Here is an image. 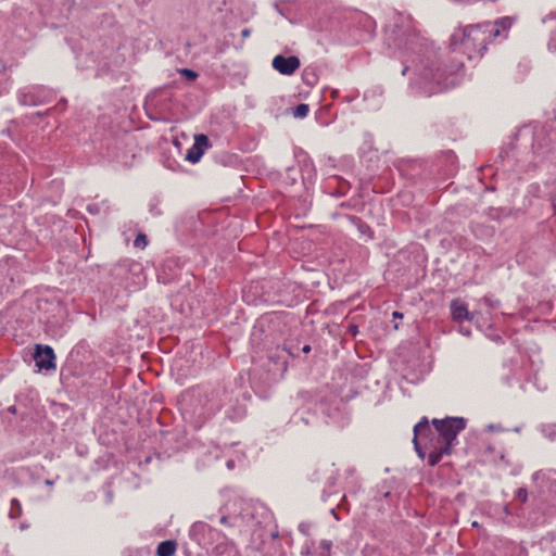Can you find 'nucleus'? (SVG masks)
<instances>
[{"instance_id": "obj_18", "label": "nucleus", "mask_w": 556, "mask_h": 556, "mask_svg": "<svg viewBox=\"0 0 556 556\" xmlns=\"http://www.w3.org/2000/svg\"><path fill=\"white\" fill-rule=\"evenodd\" d=\"M365 228H366V230H369V228H368L366 225H362V226L359 227V229H361V231H362V232H365Z\"/></svg>"}, {"instance_id": "obj_17", "label": "nucleus", "mask_w": 556, "mask_h": 556, "mask_svg": "<svg viewBox=\"0 0 556 556\" xmlns=\"http://www.w3.org/2000/svg\"><path fill=\"white\" fill-rule=\"evenodd\" d=\"M393 317H394V318H401V317H402V314H401V313H399V312H394V313H393Z\"/></svg>"}, {"instance_id": "obj_6", "label": "nucleus", "mask_w": 556, "mask_h": 556, "mask_svg": "<svg viewBox=\"0 0 556 556\" xmlns=\"http://www.w3.org/2000/svg\"><path fill=\"white\" fill-rule=\"evenodd\" d=\"M451 315L456 321L470 320L472 318L467 305L460 300H453L451 302Z\"/></svg>"}, {"instance_id": "obj_5", "label": "nucleus", "mask_w": 556, "mask_h": 556, "mask_svg": "<svg viewBox=\"0 0 556 556\" xmlns=\"http://www.w3.org/2000/svg\"><path fill=\"white\" fill-rule=\"evenodd\" d=\"M271 65L278 73L289 76L300 67L301 63L299 58L294 55L288 58L283 55H276L273 59Z\"/></svg>"}, {"instance_id": "obj_3", "label": "nucleus", "mask_w": 556, "mask_h": 556, "mask_svg": "<svg viewBox=\"0 0 556 556\" xmlns=\"http://www.w3.org/2000/svg\"><path fill=\"white\" fill-rule=\"evenodd\" d=\"M34 358L39 369L50 370L56 367L54 351L49 345L37 344Z\"/></svg>"}, {"instance_id": "obj_16", "label": "nucleus", "mask_w": 556, "mask_h": 556, "mask_svg": "<svg viewBox=\"0 0 556 556\" xmlns=\"http://www.w3.org/2000/svg\"><path fill=\"white\" fill-rule=\"evenodd\" d=\"M302 351H303L304 353H308V352L311 351V346H309V345H304V346H303V349H302Z\"/></svg>"}, {"instance_id": "obj_4", "label": "nucleus", "mask_w": 556, "mask_h": 556, "mask_svg": "<svg viewBox=\"0 0 556 556\" xmlns=\"http://www.w3.org/2000/svg\"><path fill=\"white\" fill-rule=\"evenodd\" d=\"M211 147L206 135L194 136L192 147L187 151L186 160L192 164L198 163L204 154V151Z\"/></svg>"}, {"instance_id": "obj_8", "label": "nucleus", "mask_w": 556, "mask_h": 556, "mask_svg": "<svg viewBox=\"0 0 556 556\" xmlns=\"http://www.w3.org/2000/svg\"><path fill=\"white\" fill-rule=\"evenodd\" d=\"M177 549V543L172 540L163 541L156 548V556H173Z\"/></svg>"}, {"instance_id": "obj_2", "label": "nucleus", "mask_w": 556, "mask_h": 556, "mask_svg": "<svg viewBox=\"0 0 556 556\" xmlns=\"http://www.w3.org/2000/svg\"><path fill=\"white\" fill-rule=\"evenodd\" d=\"M432 425L439 433L438 446H434L428 455L430 466H435L443 457L450 455L457 441V435L465 429L466 420L458 417H447L445 419H433Z\"/></svg>"}, {"instance_id": "obj_10", "label": "nucleus", "mask_w": 556, "mask_h": 556, "mask_svg": "<svg viewBox=\"0 0 556 556\" xmlns=\"http://www.w3.org/2000/svg\"><path fill=\"white\" fill-rule=\"evenodd\" d=\"M513 20L508 16L498 18L494 24H491L492 28H498L502 31L507 30L511 27Z\"/></svg>"}, {"instance_id": "obj_11", "label": "nucleus", "mask_w": 556, "mask_h": 556, "mask_svg": "<svg viewBox=\"0 0 556 556\" xmlns=\"http://www.w3.org/2000/svg\"><path fill=\"white\" fill-rule=\"evenodd\" d=\"M309 112V106L305 103H301L299 104L295 110H294V117H298V118H304L307 116Z\"/></svg>"}, {"instance_id": "obj_7", "label": "nucleus", "mask_w": 556, "mask_h": 556, "mask_svg": "<svg viewBox=\"0 0 556 556\" xmlns=\"http://www.w3.org/2000/svg\"><path fill=\"white\" fill-rule=\"evenodd\" d=\"M429 431H430L429 422H428V419L426 417H424L414 427L413 443H414L415 450H416V452L418 453L419 456H422V454H421V450H420L419 444H418V437L419 435H426Z\"/></svg>"}, {"instance_id": "obj_15", "label": "nucleus", "mask_w": 556, "mask_h": 556, "mask_svg": "<svg viewBox=\"0 0 556 556\" xmlns=\"http://www.w3.org/2000/svg\"><path fill=\"white\" fill-rule=\"evenodd\" d=\"M250 35H251V29H250V28H243V29L241 30V36H242V38H249V37H250Z\"/></svg>"}, {"instance_id": "obj_19", "label": "nucleus", "mask_w": 556, "mask_h": 556, "mask_svg": "<svg viewBox=\"0 0 556 556\" xmlns=\"http://www.w3.org/2000/svg\"><path fill=\"white\" fill-rule=\"evenodd\" d=\"M226 520H227V518H226V517H222L220 522H222V523H225V522H226Z\"/></svg>"}, {"instance_id": "obj_13", "label": "nucleus", "mask_w": 556, "mask_h": 556, "mask_svg": "<svg viewBox=\"0 0 556 556\" xmlns=\"http://www.w3.org/2000/svg\"><path fill=\"white\" fill-rule=\"evenodd\" d=\"M180 73L189 80H194L198 77V74L189 68H184Z\"/></svg>"}, {"instance_id": "obj_9", "label": "nucleus", "mask_w": 556, "mask_h": 556, "mask_svg": "<svg viewBox=\"0 0 556 556\" xmlns=\"http://www.w3.org/2000/svg\"><path fill=\"white\" fill-rule=\"evenodd\" d=\"M22 514H23V509H22V505H21L20 501L17 498H13L11 501L9 517L11 519H17L22 516Z\"/></svg>"}, {"instance_id": "obj_12", "label": "nucleus", "mask_w": 556, "mask_h": 556, "mask_svg": "<svg viewBox=\"0 0 556 556\" xmlns=\"http://www.w3.org/2000/svg\"><path fill=\"white\" fill-rule=\"evenodd\" d=\"M134 245L139 249H144L148 245L147 236L143 233H139L134 241Z\"/></svg>"}, {"instance_id": "obj_14", "label": "nucleus", "mask_w": 556, "mask_h": 556, "mask_svg": "<svg viewBox=\"0 0 556 556\" xmlns=\"http://www.w3.org/2000/svg\"><path fill=\"white\" fill-rule=\"evenodd\" d=\"M517 496L521 502H526L527 501V491L525 489H519Z\"/></svg>"}, {"instance_id": "obj_1", "label": "nucleus", "mask_w": 556, "mask_h": 556, "mask_svg": "<svg viewBox=\"0 0 556 556\" xmlns=\"http://www.w3.org/2000/svg\"><path fill=\"white\" fill-rule=\"evenodd\" d=\"M501 35L498 28H492L491 23L468 25L451 37L454 50H459L469 60L480 59L486 50L488 43Z\"/></svg>"}]
</instances>
